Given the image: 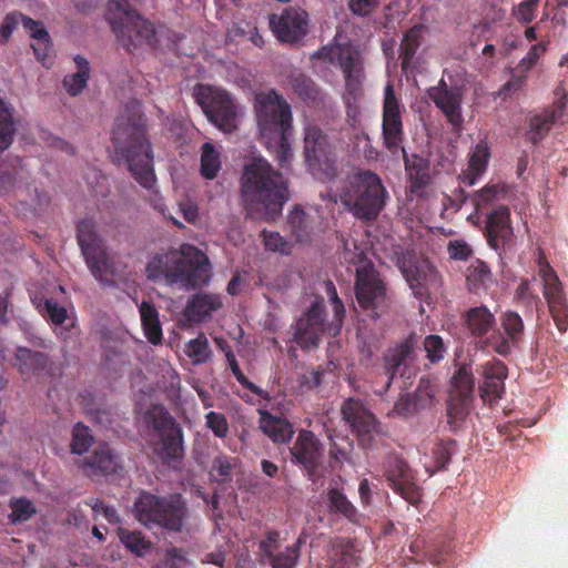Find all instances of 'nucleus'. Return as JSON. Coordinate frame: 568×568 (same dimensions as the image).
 <instances>
[{"label":"nucleus","mask_w":568,"mask_h":568,"mask_svg":"<svg viewBox=\"0 0 568 568\" xmlns=\"http://www.w3.org/2000/svg\"><path fill=\"white\" fill-rule=\"evenodd\" d=\"M114 149L113 162L125 163L133 179L143 187L151 189L155 183L153 152L146 135V119L138 101L125 105L112 132Z\"/></svg>","instance_id":"f257e3e1"},{"label":"nucleus","mask_w":568,"mask_h":568,"mask_svg":"<svg viewBox=\"0 0 568 568\" xmlns=\"http://www.w3.org/2000/svg\"><path fill=\"white\" fill-rule=\"evenodd\" d=\"M240 184L242 206L250 217L274 221L290 200L283 174L261 156L244 165Z\"/></svg>","instance_id":"f03ea898"},{"label":"nucleus","mask_w":568,"mask_h":568,"mask_svg":"<svg viewBox=\"0 0 568 568\" xmlns=\"http://www.w3.org/2000/svg\"><path fill=\"white\" fill-rule=\"evenodd\" d=\"M145 273L154 282L196 290L209 284L212 265L203 251L192 244H182L179 250L155 254L146 264Z\"/></svg>","instance_id":"7ed1b4c3"},{"label":"nucleus","mask_w":568,"mask_h":568,"mask_svg":"<svg viewBox=\"0 0 568 568\" xmlns=\"http://www.w3.org/2000/svg\"><path fill=\"white\" fill-rule=\"evenodd\" d=\"M254 111L260 135L268 151L274 153L281 169H288L293 152L292 111L288 102L274 89L256 93Z\"/></svg>","instance_id":"20e7f679"},{"label":"nucleus","mask_w":568,"mask_h":568,"mask_svg":"<svg viewBox=\"0 0 568 568\" xmlns=\"http://www.w3.org/2000/svg\"><path fill=\"white\" fill-rule=\"evenodd\" d=\"M387 197L388 193L381 176L371 170L347 175L339 192L342 204L357 220L364 222L377 219Z\"/></svg>","instance_id":"39448f33"},{"label":"nucleus","mask_w":568,"mask_h":568,"mask_svg":"<svg viewBox=\"0 0 568 568\" xmlns=\"http://www.w3.org/2000/svg\"><path fill=\"white\" fill-rule=\"evenodd\" d=\"M135 519L146 527L163 528L180 532L189 515L185 499L181 494L159 496L142 490L133 503Z\"/></svg>","instance_id":"423d86ee"},{"label":"nucleus","mask_w":568,"mask_h":568,"mask_svg":"<svg viewBox=\"0 0 568 568\" xmlns=\"http://www.w3.org/2000/svg\"><path fill=\"white\" fill-rule=\"evenodd\" d=\"M105 19L120 44L129 52L138 48L156 45L154 24L142 17L129 0H110Z\"/></svg>","instance_id":"0eeeda50"},{"label":"nucleus","mask_w":568,"mask_h":568,"mask_svg":"<svg viewBox=\"0 0 568 568\" xmlns=\"http://www.w3.org/2000/svg\"><path fill=\"white\" fill-rule=\"evenodd\" d=\"M315 57L332 64H338L345 80V102L347 115L355 118L358 101L363 95L364 64L361 52L351 45H326L316 51Z\"/></svg>","instance_id":"6e6552de"},{"label":"nucleus","mask_w":568,"mask_h":568,"mask_svg":"<svg viewBox=\"0 0 568 568\" xmlns=\"http://www.w3.org/2000/svg\"><path fill=\"white\" fill-rule=\"evenodd\" d=\"M77 240L85 263L95 280L103 285H113L116 267L104 248L103 241L91 219H84L77 225Z\"/></svg>","instance_id":"1a4fd4ad"},{"label":"nucleus","mask_w":568,"mask_h":568,"mask_svg":"<svg viewBox=\"0 0 568 568\" xmlns=\"http://www.w3.org/2000/svg\"><path fill=\"white\" fill-rule=\"evenodd\" d=\"M193 95L210 123L225 133L237 129V105L227 91L200 83L194 87Z\"/></svg>","instance_id":"9d476101"},{"label":"nucleus","mask_w":568,"mask_h":568,"mask_svg":"<svg viewBox=\"0 0 568 568\" xmlns=\"http://www.w3.org/2000/svg\"><path fill=\"white\" fill-rule=\"evenodd\" d=\"M0 194L36 209L49 202L47 193L40 192L31 182L30 173L20 159L0 165Z\"/></svg>","instance_id":"9b49d317"},{"label":"nucleus","mask_w":568,"mask_h":568,"mask_svg":"<svg viewBox=\"0 0 568 568\" xmlns=\"http://www.w3.org/2000/svg\"><path fill=\"white\" fill-rule=\"evenodd\" d=\"M354 290L359 307L373 320L378 318V311L386 306L387 288L372 262L356 268Z\"/></svg>","instance_id":"f8f14e48"},{"label":"nucleus","mask_w":568,"mask_h":568,"mask_svg":"<svg viewBox=\"0 0 568 568\" xmlns=\"http://www.w3.org/2000/svg\"><path fill=\"white\" fill-rule=\"evenodd\" d=\"M538 267L544 284V296L555 324L560 332H566L568 328V300L559 277L542 252H539Z\"/></svg>","instance_id":"ddd939ff"},{"label":"nucleus","mask_w":568,"mask_h":568,"mask_svg":"<svg viewBox=\"0 0 568 568\" xmlns=\"http://www.w3.org/2000/svg\"><path fill=\"white\" fill-rule=\"evenodd\" d=\"M145 418L152 427L161 434V458L169 466L175 467L184 455L183 434L181 427L164 410L148 412Z\"/></svg>","instance_id":"4468645a"},{"label":"nucleus","mask_w":568,"mask_h":568,"mask_svg":"<svg viewBox=\"0 0 568 568\" xmlns=\"http://www.w3.org/2000/svg\"><path fill=\"white\" fill-rule=\"evenodd\" d=\"M258 557L262 564L271 568H296L301 557V539L283 546L280 532L268 529L258 541Z\"/></svg>","instance_id":"2eb2a0df"},{"label":"nucleus","mask_w":568,"mask_h":568,"mask_svg":"<svg viewBox=\"0 0 568 568\" xmlns=\"http://www.w3.org/2000/svg\"><path fill=\"white\" fill-rule=\"evenodd\" d=\"M382 135L385 148L395 153L404 148V129L399 101L392 83L384 89Z\"/></svg>","instance_id":"dca6fc26"},{"label":"nucleus","mask_w":568,"mask_h":568,"mask_svg":"<svg viewBox=\"0 0 568 568\" xmlns=\"http://www.w3.org/2000/svg\"><path fill=\"white\" fill-rule=\"evenodd\" d=\"M308 13L301 8L288 7L281 14L268 17L270 29L282 43H297L308 33Z\"/></svg>","instance_id":"f3484780"},{"label":"nucleus","mask_w":568,"mask_h":568,"mask_svg":"<svg viewBox=\"0 0 568 568\" xmlns=\"http://www.w3.org/2000/svg\"><path fill=\"white\" fill-rule=\"evenodd\" d=\"M384 476L393 490L409 504L416 505L420 500V488L404 458L395 454L388 455L384 462Z\"/></svg>","instance_id":"a211bd4d"},{"label":"nucleus","mask_w":568,"mask_h":568,"mask_svg":"<svg viewBox=\"0 0 568 568\" xmlns=\"http://www.w3.org/2000/svg\"><path fill=\"white\" fill-rule=\"evenodd\" d=\"M323 445L312 430L301 429L290 447L291 462L302 467L314 479L323 464Z\"/></svg>","instance_id":"6ab92c4d"},{"label":"nucleus","mask_w":568,"mask_h":568,"mask_svg":"<svg viewBox=\"0 0 568 568\" xmlns=\"http://www.w3.org/2000/svg\"><path fill=\"white\" fill-rule=\"evenodd\" d=\"M503 332L494 331L486 337L485 344L500 356H508L513 348L518 347L524 339L525 324L521 316L514 311L503 312L499 316Z\"/></svg>","instance_id":"aec40b11"},{"label":"nucleus","mask_w":568,"mask_h":568,"mask_svg":"<svg viewBox=\"0 0 568 568\" xmlns=\"http://www.w3.org/2000/svg\"><path fill=\"white\" fill-rule=\"evenodd\" d=\"M567 102L568 95L565 90L557 88L554 102L541 112L530 116L526 139L532 144L541 142L548 135L551 128L562 120Z\"/></svg>","instance_id":"412c9836"},{"label":"nucleus","mask_w":568,"mask_h":568,"mask_svg":"<svg viewBox=\"0 0 568 568\" xmlns=\"http://www.w3.org/2000/svg\"><path fill=\"white\" fill-rule=\"evenodd\" d=\"M484 234L489 247L499 255L513 244L514 230L507 206L500 205L487 215Z\"/></svg>","instance_id":"4be33fe9"},{"label":"nucleus","mask_w":568,"mask_h":568,"mask_svg":"<svg viewBox=\"0 0 568 568\" xmlns=\"http://www.w3.org/2000/svg\"><path fill=\"white\" fill-rule=\"evenodd\" d=\"M333 155V145L326 133L316 124L304 129V158L310 171L315 172Z\"/></svg>","instance_id":"5701e85b"},{"label":"nucleus","mask_w":568,"mask_h":568,"mask_svg":"<svg viewBox=\"0 0 568 568\" xmlns=\"http://www.w3.org/2000/svg\"><path fill=\"white\" fill-rule=\"evenodd\" d=\"M325 306L315 302L307 312L296 322L294 339L302 348H312L318 345L324 333Z\"/></svg>","instance_id":"b1692460"},{"label":"nucleus","mask_w":568,"mask_h":568,"mask_svg":"<svg viewBox=\"0 0 568 568\" xmlns=\"http://www.w3.org/2000/svg\"><path fill=\"white\" fill-rule=\"evenodd\" d=\"M343 419L351 426L352 430L365 442L371 439L374 433H378L379 423L362 400L348 398L342 405Z\"/></svg>","instance_id":"393cba45"},{"label":"nucleus","mask_w":568,"mask_h":568,"mask_svg":"<svg viewBox=\"0 0 568 568\" xmlns=\"http://www.w3.org/2000/svg\"><path fill=\"white\" fill-rule=\"evenodd\" d=\"M483 383L479 385V395L485 404L493 405L499 400L505 392V379L508 368L499 359L488 361L483 365Z\"/></svg>","instance_id":"a878e982"},{"label":"nucleus","mask_w":568,"mask_h":568,"mask_svg":"<svg viewBox=\"0 0 568 568\" xmlns=\"http://www.w3.org/2000/svg\"><path fill=\"white\" fill-rule=\"evenodd\" d=\"M416 338L410 334L399 344L389 348L384 357L385 373L388 376V383L396 376H405L408 367L415 361Z\"/></svg>","instance_id":"bb28decb"},{"label":"nucleus","mask_w":568,"mask_h":568,"mask_svg":"<svg viewBox=\"0 0 568 568\" xmlns=\"http://www.w3.org/2000/svg\"><path fill=\"white\" fill-rule=\"evenodd\" d=\"M402 153L409 182V191L412 194L423 197L426 187L432 183L430 163L428 159L422 155H408L405 148H402Z\"/></svg>","instance_id":"cd10ccee"},{"label":"nucleus","mask_w":568,"mask_h":568,"mask_svg":"<svg viewBox=\"0 0 568 568\" xmlns=\"http://www.w3.org/2000/svg\"><path fill=\"white\" fill-rule=\"evenodd\" d=\"M80 467L87 477L93 479L116 473L120 462L108 444H100L92 455L82 460Z\"/></svg>","instance_id":"c85d7f7f"},{"label":"nucleus","mask_w":568,"mask_h":568,"mask_svg":"<svg viewBox=\"0 0 568 568\" xmlns=\"http://www.w3.org/2000/svg\"><path fill=\"white\" fill-rule=\"evenodd\" d=\"M462 318L466 329L474 338L486 337L496 325V317L486 305L470 307Z\"/></svg>","instance_id":"c756f323"},{"label":"nucleus","mask_w":568,"mask_h":568,"mask_svg":"<svg viewBox=\"0 0 568 568\" xmlns=\"http://www.w3.org/2000/svg\"><path fill=\"white\" fill-rule=\"evenodd\" d=\"M429 99L454 128L460 126L463 123V91L460 88L453 87V91L435 92V95L429 97Z\"/></svg>","instance_id":"7c9ffc66"},{"label":"nucleus","mask_w":568,"mask_h":568,"mask_svg":"<svg viewBox=\"0 0 568 568\" xmlns=\"http://www.w3.org/2000/svg\"><path fill=\"white\" fill-rule=\"evenodd\" d=\"M260 428L275 444L288 443L293 435L292 424L284 417L275 416L267 410L260 409Z\"/></svg>","instance_id":"2f4dec72"},{"label":"nucleus","mask_w":568,"mask_h":568,"mask_svg":"<svg viewBox=\"0 0 568 568\" xmlns=\"http://www.w3.org/2000/svg\"><path fill=\"white\" fill-rule=\"evenodd\" d=\"M221 306L222 302L219 295L197 293L187 301L184 315L191 323H201Z\"/></svg>","instance_id":"473e14b6"},{"label":"nucleus","mask_w":568,"mask_h":568,"mask_svg":"<svg viewBox=\"0 0 568 568\" xmlns=\"http://www.w3.org/2000/svg\"><path fill=\"white\" fill-rule=\"evenodd\" d=\"M490 151L488 143L480 140L469 154L468 168L459 175L462 183L473 186L477 183L479 176L486 171Z\"/></svg>","instance_id":"72a5a7b5"},{"label":"nucleus","mask_w":568,"mask_h":568,"mask_svg":"<svg viewBox=\"0 0 568 568\" xmlns=\"http://www.w3.org/2000/svg\"><path fill=\"white\" fill-rule=\"evenodd\" d=\"M359 550L353 540L339 538L332 544L329 568H355L359 565Z\"/></svg>","instance_id":"f704fd0d"},{"label":"nucleus","mask_w":568,"mask_h":568,"mask_svg":"<svg viewBox=\"0 0 568 568\" xmlns=\"http://www.w3.org/2000/svg\"><path fill=\"white\" fill-rule=\"evenodd\" d=\"M17 366L23 375H39L49 367V357L38 351L18 347L16 352Z\"/></svg>","instance_id":"c9c22d12"},{"label":"nucleus","mask_w":568,"mask_h":568,"mask_svg":"<svg viewBox=\"0 0 568 568\" xmlns=\"http://www.w3.org/2000/svg\"><path fill=\"white\" fill-rule=\"evenodd\" d=\"M493 284V273L488 264L480 260L475 258L466 272V286L473 294L485 292Z\"/></svg>","instance_id":"e433bc0d"},{"label":"nucleus","mask_w":568,"mask_h":568,"mask_svg":"<svg viewBox=\"0 0 568 568\" xmlns=\"http://www.w3.org/2000/svg\"><path fill=\"white\" fill-rule=\"evenodd\" d=\"M139 312L145 337L153 345L160 344L162 341V327L156 307L151 302L143 301L139 306Z\"/></svg>","instance_id":"4c0bfd02"},{"label":"nucleus","mask_w":568,"mask_h":568,"mask_svg":"<svg viewBox=\"0 0 568 568\" xmlns=\"http://www.w3.org/2000/svg\"><path fill=\"white\" fill-rule=\"evenodd\" d=\"M287 227L292 236L300 243L311 240L313 222L311 216L300 206L295 205L287 215Z\"/></svg>","instance_id":"58836bf2"},{"label":"nucleus","mask_w":568,"mask_h":568,"mask_svg":"<svg viewBox=\"0 0 568 568\" xmlns=\"http://www.w3.org/2000/svg\"><path fill=\"white\" fill-rule=\"evenodd\" d=\"M116 536L125 549L136 557H144L153 547L151 540L139 530L119 527L116 529Z\"/></svg>","instance_id":"ea45409f"},{"label":"nucleus","mask_w":568,"mask_h":568,"mask_svg":"<svg viewBox=\"0 0 568 568\" xmlns=\"http://www.w3.org/2000/svg\"><path fill=\"white\" fill-rule=\"evenodd\" d=\"M327 507L331 514L345 517L351 523H358L361 515L356 507L338 488H329L327 491Z\"/></svg>","instance_id":"a19ab883"},{"label":"nucleus","mask_w":568,"mask_h":568,"mask_svg":"<svg viewBox=\"0 0 568 568\" xmlns=\"http://www.w3.org/2000/svg\"><path fill=\"white\" fill-rule=\"evenodd\" d=\"M423 26H414L405 34L399 45V59L403 69H407L420 47Z\"/></svg>","instance_id":"79ce46f5"},{"label":"nucleus","mask_w":568,"mask_h":568,"mask_svg":"<svg viewBox=\"0 0 568 568\" xmlns=\"http://www.w3.org/2000/svg\"><path fill=\"white\" fill-rule=\"evenodd\" d=\"M473 399L450 395L447 403V423L450 430H457L469 414Z\"/></svg>","instance_id":"37998d69"},{"label":"nucleus","mask_w":568,"mask_h":568,"mask_svg":"<svg viewBox=\"0 0 568 568\" xmlns=\"http://www.w3.org/2000/svg\"><path fill=\"white\" fill-rule=\"evenodd\" d=\"M288 84L300 99L307 104L315 103L320 95V90L315 82L304 73H293L288 78Z\"/></svg>","instance_id":"c03bdc74"},{"label":"nucleus","mask_w":568,"mask_h":568,"mask_svg":"<svg viewBox=\"0 0 568 568\" xmlns=\"http://www.w3.org/2000/svg\"><path fill=\"white\" fill-rule=\"evenodd\" d=\"M74 62L78 71L73 74L65 75L63 79V85L71 95H77L83 90L90 75V65L85 58L77 55Z\"/></svg>","instance_id":"a18cd8bd"},{"label":"nucleus","mask_w":568,"mask_h":568,"mask_svg":"<svg viewBox=\"0 0 568 568\" xmlns=\"http://www.w3.org/2000/svg\"><path fill=\"white\" fill-rule=\"evenodd\" d=\"M453 392L450 395L474 398V375L467 365H462L452 378Z\"/></svg>","instance_id":"49530a36"},{"label":"nucleus","mask_w":568,"mask_h":568,"mask_svg":"<svg viewBox=\"0 0 568 568\" xmlns=\"http://www.w3.org/2000/svg\"><path fill=\"white\" fill-rule=\"evenodd\" d=\"M221 156L219 151L210 142L202 145L201 153V174L207 180L216 178L221 170Z\"/></svg>","instance_id":"de8ad7c7"},{"label":"nucleus","mask_w":568,"mask_h":568,"mask_svg":"<svg viewBox=\"0 0 568 568\" xmlns=\"http://www.w3.org/2000/svg\"><path fill=\"white\" fill-rule=\"evenodd\" d=\"M438 392L436 378L430 375L422 376L418 385L412 395L417 405L424 409L433 405L435 396Z\"/></svg>","instance_id":"09e8293b"},{"label":"nucleus","mask_w":568,"mask_h":568,"mask_svg":"<svg viewBox=\"0 0 568 568\" xmlns=\"http://www.w3.org/2000/svg\"><path fill=\"white\" fill-rule=\"evenodd\" d=\"M184 352L195 365L206 363L212 355L209 341L203 333H200L195 338L190 339L185 344Z\"/></svg>","instance_id":"8fccbe9b"},{"label":"nucleus","mask_w":568,"mask_h":568,"mask_svg":"<svg viewBox=\"0 0 568 568\" xmlns=\"http://www.w3.org/2000/svg\"><path fill=\"white\" fill-rule=\"evenodd\" d=\"M507 194L506 185L501 184H487L480 191H477L471 196V202L476 211L493 204L495 201L505 199Z\"/></svg>","instance_id":"3c124183"},{"label":"nucleus","mask_w":568,"mask_h":568,"mask_svg":"<svg viewBox=\"0 0 568 568\" xmlns=\"http://www.w3.org/2000/svg\"><path fill=\"white\" fill-rule=\"evenodd\" d=\"M225 357H226V361H227V364H229V367L230 369L232 371V374L234 375V377L236 378V381L246 389H248L250 392H252L254 395L265 399V400H270L271 399V395L267 390H264L263 388H261L260 386H257L256 384H254L253 382H251L244 374L243 372L241 371L240 368V365L237 363V359L235 357V354L229 349L226 353H225Z\"/></svg>","instance_id":"603ef678"},{"label":"nucleus","mask_w":568,"mask_h":568,"mask_svg":"<svg viewBox=\"0 0 568 568\" xmlns=\"http://www.w3.org/2000/svg\"><path fill=\"white\" fill-rule=\"evenodd\" d=\"M94 443L91 429L82 423H77L72 428L70 449L72 454L83 455L88 453Z\"/></svg>","instance_id":"864d4df0"},{"label":"nucleus","mask_w":568,"mask_h":568,"mask_svg":"<svg viewBox=\"0 0 568 568\" xmlns=\"http://www.w3.org/2000/svg\"><path fill=\"white\" fill-rule=\"evenodd\" d=\"M11 514L9 520L11 524L26 523L37 514V507L26 497L11 498L9 501Z\"/></svg>","instance_id":"5fc2aeb1"},{"label":"nucleus","mask_w":568,"mask_h":568,"mask_svg":"<svg viewBox=\"0 0 568 568\" xmlns=\"http://www.w3.org/2000/svg\"><path fill=\"white\" fill-rule=\"evenodd\" d=\"M14 132L12 112L3 100L0 99V152H3L11 145Z\"/></svg>","instance_id":"6e6d98bb"},{"label":"nucleus","mask_w":568,"mask_h":568,"mask_svg":"<svg viewBox=\"0 0 568 568\" xmlns=\"http://www.w3.org/2000/svg\"><path fill=\"white\" fill-rule=\"evenodd\" d=\"M239 459L224 454H220L213 459L211 475L216 474L220 481L231 480L233 470L237 467Z\"/></svg>","instance_id":"4d7b16f0"},{"label":"nucleus","mask_w":568,"mask_h":568,"mask_svg":"<svg viewBox=\"0 0 568 568\" xmlns=\"http://www.w3.org/2000/svg\"><path fill=\"white\" fill-rule=\"evenodd\" d=\"M38 310L42 316L55 325H61L67 320V308L59 305L52 298H45L38 304Z\"/></svg>","instance_id":"13d9d810"},{"label":"nucleus","mask_w":568,"mask_h":568,"mask_svg":"<svg viewBox=\"0 0 568 568\" xmlns=\"http://www.w3.org/2000/svg\"><path fill=\"white\" fill-rule=\"evenodd\" d=\"M32 39L37 41V43L31 44L34 55L37 57L38 61H40L43 65H47V60L51 50V38L44 26L40 29H37V32L33 33Z\"/></svg>","instance_id":"bf43d9fd"},{"label":"nucleus","mask_w":568,"mask_h":568,"mask_svg":"<svg viewBox=\"0 0 568 568\" xmlns=\"http://www.w3.org/2000/svg\"><path fill=\"white\" fill-rule=\"evenodd\" d=\"M457 443L455 439L448 438L440 440L433 449L434 459L437 469H445L450 463L453 452Z\"/></svg>","instance_id":"052dcab7"},{"label":"nucleus","mask_w":568,"mask_h":568,"mask_svg":"<svg viewBox=\"0 0 568 568\" xmlns=\"http://www.w3.org/2000/svg\"><path fill=\"white\" fill-rule=\"evenodd\" d=\"M424 349L432 363L440 362L446 353L443 338L439 335H428L424 339Z\"/></svg>","instance_id":"680f3d73"},{"label":"nucleus","mask_w":568,"mask_h":568,"mask_svg":"<svg viewBox=\"0 0 568 568\" xmlns=\"http://www.w3.org/2000/svg\"><path fill=\"white\" fill-rule=\"evenodd\" d=\"M403 276L416 297L420 298L427 293V288L424 284L426 275L425 272L418 267L417 263Z\"/></svg>","instance_id":"e2e57ef3"},{"label":"nucleus","mask_w":568,"mask_h":568,"mask_svg":"<svg viewBox=\"0 0 568 568\" xmlns=\"http://www.w3.org/2000/svg\"><path fill=\"white\" fill-rule=\"evenodd\" d=\"M422 409L410 394L400 396L395 403L394 408L389 412V416H400L404 418L413 416Z\"/></svg>","instance_id":"0e129e2a"},{"label":"nucleus","mask_w":568,"mask_h":568,"mask_svg":"<svg viewBox=\"0 0 568 568\" xmlns=\"http://www.w3.org/2000/svg\"><path fill=\"white\" fill-rule=\"evenodd\" d=\"M205 424L217 438H225L229 434V423L226 417L221 413L209 412L205 415Z\"/></svg>","instance_id":"69168bd1"},{"label":"nucleus","mask_w":568,"mask_h":568,"mask_svg":"<svg viewBox=\"0 0 568 568\" xmlns=\"http://www.w3.org/2000/svg\"><path fill=\"white\" fill-rule=\"evenodd\" d=\"M449 258L455 261H468L473 254V247L464 240H453L447 244Z\"/></svg>","instance_id":"338daca9"},{"label":"nucleus","mask_w":568,"mask_h":568,"mask_svg":"<svg viewBox=\"0 0 568 568\" xmlns=\"http://www.w3.org/2000/svg\"><path fill=\"white\" fill-rule=\"evenodd\" d=\"M162 568H189V560L183 549L178 547L169 548L161 561Z\"/></svg>","instance_id":"774afa93"}]
</instances>
